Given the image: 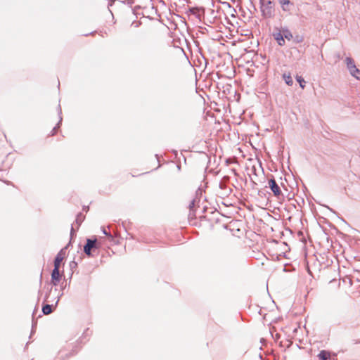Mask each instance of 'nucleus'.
Masks as SVG:
<instances>
[{"label": "nucleus", "mask_w": 360, "mask_h": 360, "mask_svg": "<svg viewBox=\"0 0 360 360\" xmlns=\"http://www.w3.org/2000/svg\"><path fill=\"white\" fill-rule=\"evenodd\" d=\"M274 0H261V11L265 18H271L274 14Z\"/></svg>", "instance_id": "f257e3e1"}, {"label": "nucleus", "mask_w": 360, "mask_h": 360, "mask_svg": "<svg viewBox=\"0 0 360 360\" xmlns=\"http://www.w3.org/2000/svg\"><path fill=\"white\" fill-rule=\"evenodd\" d=\"M101 246V243L96 240L87 239L86 244L84 247V252L88 255H91V251L100 248Z\"/></svg>", "instance_id": "f03ea898"}, {"label": "nucleus", "mask_w": 360, "mask_h": 360, "mask_svg": "<svg viewBox=\"0 0 360 360\" xmlns=\"http://www.w3.org/2000/svg\"><path fill=\"white\" fill-rule=\"evenodd\" d=\"M63 276V271H60V269H53L51 273V283L53 285H57L62 276Z\"/></svg>", "instance_id": "7ed1b4c3"}, {"label": "nucleus", "mask_w": 360, "mask_h": 360, "mask_svg": "<svg viewBox=\"0 0 360 360\" xmlns=\"http://www.w3.org/2000/svg\"><path fill=\"white\" fill-rule=\"evenodd\" d=\"M141 25L139 21L129 18H127L124 22V27L126 30L129 31L130 28L137 29Z\"/></svg>", "instance_id": "20e7f679"}, {"label": "nucleus", "mask_w": 360, "mask_h": 360, "mask_svg": "<svg viewBox=\"0 0 360 360\" xmlns=\"http://www.w3.org/2000/svg\"><path fill=\"white\" fill-rule=\"evenodd\" d=\"M65 258V251L63 249L56 255L54 260V268L60 269L61 264Z\"/></svg>", "instance_id": "39448f33"}, {"label": "nucleus", "mask_w": 360, "mask_h": 360, "mask_svg": "<svg viewBox=\"0 0 360 360\" xmlns=\"http://www.w3.org/2000/svg\"><path fill=\"white\" fill-rule=\"evenodd\" d=\"M268 184L269 188H271V190L272 191L275 195L278 196L281 195V191L280 189V187L278 186V185L277 184L274 179H269Z\"/></svg>", "instance_id": "423d86ee"}, {"label": "nucleus", "mask_w": 360, "mask_h": 360, "mask_svg": "<svg viewBox=\"0 0 360 360\" xmlns=\"http://www.w3.org/2000/svg\"><path fill=\"white\" fill-rule=\"evenodd\" d=\"M345 61L351 74L353 73L354 71H356V67L354 65V60L351 58H347Z\"/></svg>", "instance_id": "0eeeda50"}, {"label": "nucleus", "mask_w": 360, "mask_h": 360, "mask_svg": "<svg viewBox=\"0 0 360 360\" xmlns=\"http://www.w3.org/2000/svg\"><path fill=\"white\" fill-rule=\"evenodd\" d=\"M320 360H330L331 358L330 353L326 350H322L318 355Z\"/></svg>", "instance_id": "6e6552de"}, {"label": "nucleus", "mask_w": 360, "mask_h": 360, "mask_svg": "<svg viewBox=\"0 0 360 360\" xmlns=\"http://www.w3.org/2000/svg\"><path fill=\"white\" fill-rule=\"evenodd\" d=\"M44 314L49 315L52 312V306L50 304H46L42 308Z\"/></svg>", "instance_id": "1a4fd4ad"}, {"label": "nucleus", "mask_w": 360, "mask_h": 360, "mask_svg": "<svg viewBox=\"0 0 360 360\" xmlns=\"http://www.w3.org/2000/svg\"><path fill=\"white\" fill-rule=\"evenodd\" d=\"M283 79H284V80H285V83H286L288 85H289V86L292 85V84H293V81H292V77H291V76H290V74H288V75L284 74V75H283Z\"/></svg>", "instance_id": "9d476101"}, {"label": "nucleus", "mask_w": 360, "mask_h": 360, "mask_svg": "<svg viewBox=\"0 0 360 360\" xmlns=\"http://www.w3.org/2000/svg\"><path fill=\"white\" fill-rule=\"evenodd\" d=\"M296 79H297V82L300 84V86H301V88L304 89V84H305L304 79L301 76H297Z\"/></svg>", "instance_id": "9b49d317"}, {"label": "nucleus", "mask_w": 360, "mask_h": 360, "mask_svg": "<svg viewBox=\"0 0 360 360\" xmlns=\"http://www.w3.org/2000/svg\"><path fill=\"white\" fill-rule=\"evenodd\" d=\"M351 75L356 77L357 79L360 80V70L356 68V71H354V72Z\"/></svg>", "instance_id": "f8f14e48"}, {"label": "nucleus", "mask_w": 360, "mask_h": 360, "mask_svg": "<svg viewBox=\"0 0 360 360\" xmlns=\"http://www.w3.org/2000/svg\"><path fill=\"white\" fill-rule=\"evenodd\" d=\"M280 4L283 6V9L285 11V8L284 7L285 5H288L290 3L289 0H278Z\"/></svg>", "instance_id": "ddd939ff"}, {"label": "nucleus", "mask_w": 360, "mask_h": 360, "mask_svg": "<svg viewBox=\"0 0 360 360\" xmlns=\"http://www.w3.org/2000/svg\"><path fill=\"white\" fill-rule=\"evenodd\" d=\"M58 127H55L51 131V134L49 136H53L58 131Z\"/></svg>", "instance_id": "4468645a"}, {"label": "nucleus", "mask_w": 360, "mask_h": 360, "mask_svg": "<svg viewBox=\"0 0 360 360\" xmlns=\"http://www.w3.org/2000/svg\"><path fill=\"white\" fill-rule=\"evenodd\" d=\"M195 204V199H193V200L191 201L190 204H189V208H190V210H192V209L194 207Z\"/></svg>", "instance_id": "2eb2a0df"}, {"label": "nucleus", "mask_w": 360, "mask_h": 360, "mask_svg": "<svg viewBox=\"0 0 360 360\" xmlns=\"http://www.w3.org/2000/svg\"><path fill=\"white\" fill-rule=\"evenodd\" d=\"M277 40L280 45H282L283 44L282 42H284V39L282 37L281 39L277 38Z\"/></svg>", "instance_id": "dca6fc26"}, {"label": "nucleus", "mask_w": 360, "mask_h": 360, "mask_svg": "<svg viewBox=\"0 0 360 360\" xmlns=\"http://www.w3.org/2000/svg\"><path fill=\"white\" fill-rule=\"evenodd\" d=\"M103 233H104V234L109 236L110 238H112V236L110 233H108L105 229L103 230Z\"/></svg>", "instance_id": "f3484780"}]
</instances>
